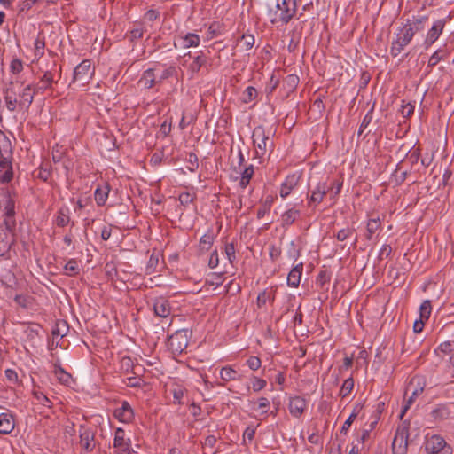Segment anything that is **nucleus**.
Returning <instances> with one entry per match:
<instances>
[{
  "label": "nucleus",
  "instance_id": "61",
  "mask_svg": "<svg viewBox=\"0 0 454 454\" xmlns=\"http://www.w3.org/2000/svg\"><path fill=\"white\" fill-rule=\"evenodd\" d=\"M372 111H370L364 115V117L360 124V127L358 129V136H361L363 134L364 129L372 122Z\"/></svg>",
  "mask_w": 454,
  "mask_h": 454
},
{
  "label": "nucleus",
  "instance_id": "54",
  "mask_svg": "<svg viewBox=\"0 0 454 454\" xmlns=\"http://www.w3.org/2000/svg\"><path fill=\"white\" fill-rule=\"evenodd\" d=\"M4 375H5V378L6 380L13 384V385H19L20 384V380H19V376H18V373L15 370L13 369H6L4 371Z\"/></svg>",
  "mask_w": 454,
  "mask_h": 454
},
{
  "label": "nucleus",
  "instance_id": "45",
  "mask_svg": "<svg viewBox=\"0 0 454 454\" xmlns=\"http://www.w3.org/2000/svg\"><path fill=\"white\" fill-rule=\"evenodd\" d=\"M223 281H224L223 273L213 272V273H210L208 275V277L207 278L206 284L218 287L223 285Z\"/></svg>",
  "mask_w": 454,
  "mask_h": 454
},
{
  "label": "nucleus",
  "instance_id": "23",
  "mask_svg": "<svg viewBox=\"0 0 454 454\" xmlns=\"http://www.w3.org/2000/svg\"><path fill=\"white\" fill-rule=\"evenodd\" d=\"M301 215V211L295 207L286 210L280 216L281 225L287 228L292 225Z\"/></svg>",
  "mask_w": 454,
  "mask_h": 454
},
{
  "label": "nucleus",
  "instance_id": "58",
  "mask_svg": "<svg viewBox=\"0 0 454 454\" xmlns=\"http://www.w3.org/2000/svg\"><path fill=\"white\" fill-rule=\"evenodd\" d=\"M256 96L257 90L254 87L248 86L244 91L243 100L244 102L247 103L254 100L256 98Z\"/></svg>",
  "mask_w": 454,
  "mask_h": 454
},
{
  "label": "nucleus",
  "instance_id": "4",
  "mask_svg": "<svg viewBox=\"0 0 454 454\" xmlns=\"http://www.w3.org/2000/svg\"><path fill=\"white\" fill-rule=\"evenodd\" d=\"M424 447L427 454H453V448L440 434L426 437Z\"/></svg>",
  "mask_w": 454,
  "mask_h": 454
},
{
  "label": "nucleus",
  "instance_id": "51",
  "mask_svg": "<svg viewBox=\"0 0 454 454\" xmlns=\"http://www.w3.org/2000/svg\"><path fill=\"white\" fill-rule=\"evenodd\" d=\"M355 233V229L350 227H346L340 230L336 234V239L339 241H345L348 239L351 238Z\"/></svg>",
  "mask_w": 454,
  "mask_h": 454
},
{
  "label": "nucleus",
  "instance_id": "14",
  "mask_svg": "<svg viewBox=\"0 0 454 454\" xmlns=\"http://www.w3.org/2000/svg\"><path fill=\"white\" fill-rule=\"evenodd\" d=\"M6 108L11 113L15 112L19 106V98L14 89V82H10L3 90Z\"/></svg>",
  "mask_w": 454,
  "mask_h": 454
},
{
  "label": "nucleus",
  "instance_id": "25",
  "mask_svg": "<svg viewBox=\"0 0 454 454\" xmlns=\"http://www.w3.org/2000/svg\"><path fill=\"white\" fill-rule=\"evenodd\" d=\"M110 192L108 184L104 183L98 185L94 192V199L98 206L102 207L106 204Z\"/></svg>",
  "mask_w": 454,
  "mask_h": 454
},
{
  "label": "nucleus",
  "instance_id": "39",
  "mask_svg": "<svg viewBox=\"0 0 454 454\" xmlns=\"http://www.w3.org/2000/svg\"><path fill=\"white\" fill-rule=\"evenodd\" d=\"M300 79L296 74H288L283 81V86L287 93L293 92L298 86Z\"/></svg>",
  "mask_w": 454,
  "mask_h": 454
},
{
  "label": "nucleus",
  "instance_id": "7",
  "mask_svg": "<svg viewBox=\"0 0 454 454\" xmlns=\"http://www.w3.org/2000/svg\"><path fill=\"white\" fill-rule=\"evenodd\" d=\"M188 330L182 329L173 333L168 340V348L174 354H181L188 346Z\"/></svg>",
  "mask_w": 454,
  "mask_h": 454
},
{
  "label": "nucleus",
  "instance_id": "59",
  "mask_svg": "<svg viewBox=\"0 0 454 454\" xmlns=\"http://www.w3.org/2000/svg\"><path fill=\"white\" fill-rule=\"evenodd\" d=\"M240 40L246 51L251 50L254 44L255 39L253 35H243Z\"/></svg>",
  "mask_w": 454,
  "mask_h": 454
},
{
  "label": "nucleus",
  "instance_id": "28",
  "mask_svg": "<svg viewBox=\"0 0 454 454\" xmlns=\"http://www.w3.org/2000/svg\"><path fill=\"white\" fill-rule=\"evenodd\" d=\"M249 405L251 410L260 411L261 414H267L270 406V400L267 397H259L257 400L250 401Z\"/></svg>",
  "mask_w": 454,
  "mask_h": 454
},
{
  "label": "nucleus",
  "instance_id": "8",
  "mask_svg": "<svg viewBox=\"0 0 454 454\" xmlns=\"http://www.w3.org/2000/svg\"><path fill=\"white\" fill-rule=\"evenodd\" d=\"M446 23V18L438 19L433 22L432 26L427 30L423 41V46L426 50L431 47L439 39L440 35L444 30Z\"/></svg>",
  "mask_w": 454,
  "mask_h": 454
},
{
  "label": "nucleus",
  "instance_id": "33",
  "mask_svg": "<svg viewBox=\"0 0 454 454\" xmlns=\"http://www.w3.org/2000/svg\"><path fill=\"white\" fill-rule=\"evenodd\" d=\"M273 203L274 197L272 195L266 196L264 200L262 202L261 207L257 210V218L262 219L265 215L269 214Z\"/></svg>",
  "mask_w": 454,
  "mask_h": 454
},
{
  "label": "nucleus",
  "instance_id": "35",
  "mask_svg": "<svg viewBox=\"0 0 454 454\" xmlns=\"http://www.w3.org/2000/svg\"><path fill=\"white\" fill-rule=\"evenodd\" d=\"M220 378L224 381L239 380L240 379L238 372L231 366H224L220 371Z\"/></svg>",
  "mask_w": 454,
  "mask_h": 454
},
{
  "label": "nucleus",
  "instance_id": "10",
  "mask_svg": "<svg viewBox=\"0 0 454 454\" xmlns=\"http://www.w3.org/2000/svg\"><path fill=\"white\" fill-rule=\"evenodd\" d=\"M430 416L436 422H442L454 417V403L437 404L430 412Z\"/></svg>",
  "mask_w": 454,
  "mask_h": 454
},
{
  "label": "nucleus",
  "instance_id": "11",
  "mask_svg": "<svg viewBox=\"0 0 454 454\" xmlns=\"http://www.w3.org/2000/svg\"><path fill=\"white\" fill-rule=\"evenodd\" d=\"M200 43V37L196 33H186L178 35L174 41L176 49H188L198 47Z\"/></svg>",
  "mask_w": 454,
  "mask_h": 454
},
{
  "label": "nucleus",
  "instance_id": "9",
  "mask_svg": "<svg viewBox=\"0 0 454 454\" xmlns=\"http://www.w3.org/2000/svg\"><path fill=\"white\" fill-rule=\"evenodd\" d=\"M333 185L334 184H328L326 181L318 182L317 185L311 189V194L308 201L309 207H316L320 204L327 192L333 188Z\"/></svg>",
  "mask_w": 454,
  "mask_h": 454
},
{
  "label": "nucleus",
  "instance_id": "62",
  "mask_svg": "<svg viewBox=\"0 0 454 454\" xmlns=\"http://www.w3.org/2000/svg\"><path fill=\"white\" fill-rule=\"evenodd\" d=\"M440 52L441 51L437 50L431 55L427 63V68H432L435 67L442 60V56L440 55ZM430 71L431 69L428 70V73Z\"/></svg>",
  "mask_w": 454,
  "mask_h": 454
},
{
  "label": "nucleus",
  "instance_id": "36",
  "mask_svg": "<svg viewBox=\"0 0 454 454\" xmlns=\"http://www.w3.org/2000/svg\"><path fill=\"white\" fill-rule=\"evenodd\" d=\"M68 330H69V326L66 321H64V320L57 321L51 330V334L54 338H58V337L63 338L64 336L67 335Z\"/></svg>",
  "mask_w": 454,
  "mask_h": 454
},
{
  "label": "nucleus",
  "instance_id": "57",
  "mask_svg": "<svg viewBox=\"0 0 454 454\" xmlns=\"http://www.w3.org/2000/svg\"><path fill=\"white\" fill-rule=\"evenodd\" d=\"M246 364L252 371H257L262 365V361L258 356H249L246 361Z\"/></svg>",
  "mask_w": 454,
  "mask_h": 454
},
{
  "label": "nucleus",
  "instance_id": "38",
  "mask_svg": "<svg viewBox=\"0 0 454 454\" xmlns=\"http://www.w3.org/2000/svg\"><path fill=\"white\" fill-rule=\"evenodd\" d=\"M70 222L69 209L67 207H61L59 209L56 216L55 223L59 227H65Z\"/></svg>",
  "mask_w": 454,
  "mask_h": 454
},
{
  "label": "nucleus",
  "instance_id": "64",
  "mask_svg": "<svg viewBox=\"0 0 454 454\" xmlns=\"http://www.w3.org/2000/svg\"><path fill=\"white\" fill-rule=\"evenodd\" d=\"M144 32H145V29L141 26H137V27H133L130 30L131 41H135V40H138V39L142 38Z\"/></svg>",
  "mask_w": 454,
  "mask_h": 454
},
{
  "label": "nucleus",
  "instance_id": "41",
  "mask_svg": "<svg viewBox=\"0 0 454 454\" xmlns=\"http://www.w3.org/2000/svg\"><path fill=\"white\" fill-rule=\"evenodd\" d=\"M54 374L57 377L58 380L64 385H68L72 380L71 375L65 372L63 368L59 365L54 366Z\"/></svg>",
  "mask_w": 454,
  "mask_h": 454
},
{
  "label": "nucleus",
  "instance_id": "15",
  "mask_svg": "<svg viewBox=\"0 0 454 454\" xmlns=\"http://www.w3.org/2000/svg\"><path fill=\"white\" fill-rule=\"evenodd\" d=\"M301 176L297 173L288 175L280 185L279 195L286 199L298 186Z\"/></svg>",
  "mask_w": 454,
  "mask_h": 454
},
{
  "label": "nucleus",
  "instance_id": "21",
  "mask_svg": "<svg viewBox=\"0 0 454 454\" xmlns=\"http://www.w3.org/2000/svg\"><path fill=\"white\" fill-rule=\"evenodd\" d=\"M114 448H126L132 445L131 439L126 436L125 430L122 427H117L114 434Z\"/></svg>",
  "mask_w": 454,
  "mask_h": 454
},
{
  "label": "nucleus",
  "instance_id": "40",
  "mask_svg": "<svg viewBox=\"0 0 454 454\" xmlns=\"http://www.w3.org/2000/svg\"><path fill=\"white\" fill-rule=\"evenodd\" d=\"M121 369L125 372H133L138 374L137 368L134 364L133 359L129 356H123L121 360Z\"/></svg>",
  "mask_w": 454,
  "mask_h": 454
},
{
  "label": "nucleus",
  "instance_id": "47",
  "mask_svg": "<svg viewBox=\"0 0 454 454\" xmlns=\"http://www.w3.org/2000/svg\"><path fill=\"white\" fill-rule=\"evenodd\" d=\"M159 264V254L153 253L147 262L145 267V273L150 275L156 272L157 266Z\"/></svg>",
  "mask_w": 454,
  "mask_h": 454
},
{
  "label": "nucleus",
  "instance_id": "29",
  "mask_svg": "<svg viewBox=\"0 0 454 454\" xmlns=\"http://www.w3.org/2000/svg\"><path fill=\"white\" fill-rule=\"evenodd\" d=\"M215 239V235L214 234V231L212 229H208L207 232L201 236L200 239V250L201 252L208 251L212 245L214 244Z\"/></svg>",
  "mask_w": 454,
  "mask_h": 454
},
{
  "label": "nucleus",
  "instance_id": "46",
  "mask_svg": "<svg viewBox=\"0 0 454 454\" xmlns=\"http://www.w3.org/2000/svg\"><path fill=\"white\" fill-rule=\"evenodd\" d=\"M415 381H416L415 379H412L410 381V383H409V385H408V387L406 388L405 394L407 395L411 391V395L416 398L418 395H419L420 394L423 393V391H424V385H420L419 380H418L417 386L415 387L414 386Z\"/></svg>",
  "mask_w": 454,
  "mask_h": 454
},
{
  "label": "nucleus",
  "instance_id": "32",
  "mask_svg": "<svg viewBox=\"0 0 454 454\" xmlns=\"http://www.w3.org/2000/svg\"><path fill=\"white\" fill-rule=\"evenodd\" d=\"M362 408H363V406L360 403H357L355 405L351 414L348 416V418L346 419V421L343 423V425L340 428L341 434H346L348 433L349 427H351L352 423L354 422V420L356 419V418L361 411Z\"/></svg>",
  "mask_w": 454,
  "mask_h": 454
},
{
  "label": "nucleus",
  "instance_id": "24",
  "mask_svg": "<svg viewBox=\"0 0 454 454\" xmlns=\"http://www.w3.org/2000/svg\"><path fill=\"white\" fill-rule=\"evenodd\" d=\"M303 270V263L300 262L295 265L288 273L287 285L291 287H297L301 282Z\"/></svg>",
  "mask_w": 454,
  "mask_h": 454
},
{
  "label": "nucleus",
  "instance_id": "17",
  "mask_svg": "<svg viewBox=\"0 0 454 454\" xmlns=\"http://www.w3.org/2000/svg\"><path fill=\"white\" fill-rule=\"evenodd\" d=\"M39 94L35 91V84H27L19 93V106L20 108H28L34 101L35 95Z\"/></svg>",
  "mask_w": 454,
  "mask_h": 454
},
{
  "label": "nucleus",
  "instance_id": "5",
  "mask_svg": "<svg viewBox=\"0 0 454 454\" xmlns=\"http://www.w3.org/2000/svg\"><path fill=\"white\" fill-rule=\"evenodd\" d=\"M409 427L410 423L406 420L403 421L397 427L392 442L393 454H406L408 450Z\"/></svg>",
  "mask_w": 454,
  "mask_h": 454
},
{
  "label": "nucleus",
  "instance_id": "31",
  "mask_svg": "<svg viewBox=\"0 0 454 454\" xmlns=\"http://www.w3.org/2000/svg\"><path fill=\"white\" fill-rule=\"evenodd\" d=\"M240 175L239 186L241 189H246L254 175V167L252 164L248 165Z\"/></svg>",
  "mask_w": 454,
  "mask_h": 454
},
{
  "label": "nucleus",
  "instance_id": "2",
  "mask_svg": "<svg viewBox=\"0 0 454 454\" xmlns=\"http://www.w3.org/2000/svg\"><path fill=\"white\" fill-rule=\"evenodd\" d=\"M268 8V16L271 24L286 25L297 12L296 0H280L278 5L272 4Z\"/></svg>",
  "mask_w": 454,
  "mask_h": 454
},
{
  "label": "nucleus",
  "instance_id": "27",
  "mask_svg": "<svg viewBox=\"0 0 454 454\" xmlns=\"http://www.w3.org/2000/svg\"><path fill=\"white\" fill-rule=\"evenodd\" d=\"M139 83L145 89L153 88L156 83H158L156 75L154 74V68H148L144 71Z\"/></svg>",
  "mask_w": 454,
  "mask_h": 454
},
{
  "label": "nucleus",
  "instance_id": "18",
  "mask_svg": "<svg viewBox=\"0 0 454 454\" xmlns=\"http://www.w3.org/2000/svg\"><path fill=\"white\" fill-rule=\"evenodd\" d=\"M15 416L11 411L0 414V434H10L15 428Z\"/></svg>",
  "mask_w": 454,
  "mask_h": 454
},
{
  "label": "nucleus",
  "instance_id": "3",
  "mask_svg": "<svg viewBox=\"0 0 454 454\" xmlns=\"http://www.w3.org/2000/svg\"><path fill=\"white\" fill-rule=\"evenodd\" d=\"M271 131L266 130L263 126H256L252 133V140L254 146V153L257 158L270 155L274 149V142L270 137Z\"/></svg>",
  "mask_w": 454,
  "mask_h": 454
},
{
  "label": "nucleus",
  "instance_id": "49",
  "mask_svg": "<svg viewBox=\"0 0 454 454\" xmlns=\"http://www.w3.org/2000/svg\"><path fill=\"white\" fill-rule=\"evenodd\" d=\"M23 62L20 59H13L10 64V72L13 75H19L23 71Z\"/></svg>",
  "mask_w": 454,
  "mask_h": 454
},
{
  "label": "nucleus",
  "instance_id": "48",
  "mask_svg": "<svg viewBox=\"0 0 454 454\" xmlns=\"http://www.w3.org/2000/svg\"><path fill=\"white\" fill-rule=\"evenodd\" d=\"M176 73H177L176 68V67H174V66H170V67H168L165 68V69L161 72V74L159 75V77H158V79H157L158 83H160V82H162L163 81H165V80H167V79H168V78H170V77H173V76L176 75Z\"/></svg>",
  "mask_w": 454,
  "mask_h": 454
},
{
  "label": "nucleus",
  "instance_id": "53",
  "mask_svg": "<svg viewBox=\"0 0 454 454\" xmlns=\"http://www.w3.org/2000/svg\"><path fill=\"white\" fill-rule=\"evenodd\" d=\"M273 297L271 296V294L268 292L267 290H263L257 296V306L258 308H262L266 305L267 301L272 300Z\"/></svg>",
  "mask_w": 454,
  "mask_h": 454
},
{
  "label": "nucleus",
  "instance_id": "26",
  "mask_svg": "<svg viewBox=\"0 0 454 454\" xmlns=\"http://www.w3.org/2000/svg\"><path fill=\"white\" fill-rule=\"evenodd\" d=\"M207 57L202 51H199L198 55L193 57L192 62L188 67V71L193 76L207 64Z\"/></svg>",
  "mask_w": 454,
  "mask_h": 454
},
{
  "label": "nucleus",
  "instance_id": "63",
  "mask_svg": "<svg viewBox=\"0 0 454 454\" xmlns=\"http://www.w3.org/2000/svg\"><path fill=\"white\" fill-rule=\"evenodd\" d=\"M171 393L173 395L175 403H177L179 404L182 403V400H183L184 394V387L181 386H178V387H175L174 389H172Z\"/></svg>",
  "mask_w": 454,
  "mask_h": 454
},
{
  "label": "nucleus",
  "instance_id": "55",
  "mask_svg": "<svg viewBox=\"0 0 454 454\" xmlns=\"http://www.w3.org/2000/svg\"><path fill=\"white\" fill-rule=\"evenodd\" d=\"M124 383L130 387H141L144 385L143 380L137 376L128 377Z\"/></svg>",
  "mask_w": 454,
  "mask_h": 454
},
{
  "label": "nucleus",
  "instance_id": "43",
  "mask_svg": "<svg viewBox=\"0 0 454 454\" xmlns=\"http://www.w3.org/2000/svg\"><path fill=\"white\" fill-rule=\"evenodd\" d=\"M354 388V380H353V377L350 376L348 377V379H346L344 380V382L342 383V386L340 389V396H341L342 398H345L347 397L353 390Z\"/></svg>",
  "mask_w": 454,
  "mask_h": 454
},
{
  "label": "nucleus",
  "instance_id": "22",
  "mask_svg": "<svg viewBox=\"0 0 454 454\" xmlns=\"http://www.w3.org/2000/svg\"><path fill=\"white\" fill-rule=\"evenodd\" d=\"M0 206L3 207L4 215L7 219L13 218L15 215V201L9 192L4 195L3 200L0 201Z\"/></svg>",
  "mask_w": 454,
  "mask_h": 454
},
{
  "label": "nucleus",
  "instance_id": "56",
  "mask_svg": "<svg viewBox=\"0 0 454 454\" xmlns=\"http://www.w3.org/2000/svg\"><path fill=\"white\" fill-rule=\"evenodd\" d=\"M225 255L228 261L231 264H233V262L236 260V254H235V247L233 243H228L225 245Z\"/></svg>",
  "mask_w": 454,
  "mask_h": 454
},
{
  "label": "nucleus",
  "instance_id": "13",
  "mask_svg": "<svg viewBox=\"0 0 454 454\" xmlns=\"http://www.w3.org/2000/svg\"><path fill=\"white\" fill-rule=\"evenodd\" d=\"M307 400L300 395L289 397L288 410L290 414L294 418H300L307 409Z\"/></svg>",
  "mask_w": 454,
  "mask_h": 454
},
{
  "label": "nucleus",
  "instance_id": "60",
  "mask_svg": "<svg viewBox=\"0 0 454 454\" xmlns=\"http://www.w3.org/2000/svg\"><path fill=\"white\" fill-rule=\"evenodd\" d=\"M267 385V382L265 380L254 377L252 379V388L254 392H259L262 390Z\"/></svg>",
  "mask_w": 454,
  "mask_h": 454
},
{
  "label": "nucleus",
  "instance_id": "1",
  "mask_svg": "<svg viewBox=\"0 0 454 454\" xmlns=\"http://www.w3.org/2000/svg\"><path fill=\"white\" fill-rule=\"evenodd\" d=\"M428 17L426 15L412 16L411 19H407L402 26L398 27L391 43V55L397 57L410 44L414 35L425 29Z\"/></svg>",
  "mask_w": 454,
  "mask_h": 454
},
{
  "label": "nucleus",
  "instance_id": "20",
  "mask_svg": "<svg viewBox=\"0 0 454 454\" xmlns=\"http://www.w3.org/2000/svg\"><path fill=\"white\" fill-rule=\"evenodd\" d=\"M154 314L160 317H168L171 312L169 301L163 298H156L153 301Z\"/></svg>",
  "mask_w": 454,
  "mask_h": 454
},
{
  "label": "nucleus",
  "instance_id": "12",
  "mask_svg": "<svg viewBox=\"0 0 454 454\" xmlns=\"http://www.w3.org/2000/svg\"><path fill=\"white\" fill-rule=\"evenodd\" d=\"M114 416L120 422L129 424L135 419V412L128 401H121V406L114 411Z\"/></svg>",
  "mask_w": 454,
  "mask_h": 454
},
{
  "label": "nucleus",
  "instance_id": "37",
  "mask_svg": "<svg viewBox=\"0 0 454 454\" xmlns=\"http://www.w3.org/2000/svg\"><path fill=\"white\" fill-rule=\"evenodd\" d=\"M381 227V223L379 217L369 219L366 225V239H372L374 233H376Z\"/></svg>",
  "mask_w": 454,
  "mask_h": 454
},
{
  "label": "nucleus",
  "instance_id": "42",
  "mask_svg": "<svg viewBox=\"0 0 454 454\" xmlns=\"http://www.w3.org/2000/svg\"><path fill=\"white\" fill-rule=\"evenodd\" d=\"M64 270L68 276H76L81 270L79 262L75 259L67 261L64 266Z\"/></svg>",
  "mask_w": 454,
  "mask_h": 454
},
{
  "label": "nucleus",
  "instance_id": "34",
  "mask_svg": "<svg viewBox=\"0 0 454 454\" xmlns=\"http://www.w3.org/2000/svg\"><path fill=\"white\" fill-rule=\"evenodd\" d=\"M44 48H45L44 36L43 35L39 34L37 35L36 39L35 40V43H34L35 59L38 60L43 56Z\"/></svg>",
  "mask_w": 454,
  "mask_h": 454
},
{
  "label": "nucleus",
  "instance_id": "19",
  "mask_svg": "<svg viewBox=\"0 0 454 454\" xmlns=\"http://www.w3.org/2000/svg\"><path fill=\"white\" fill-rule=\"evenodd\" d=\"M54 81V74L51 70H47L40 77L39 82L35 84V91L43 94L47 90L51 89Z\"/></svg>",
  "mask_w": 454,
  "mask_h": 454
},
{
  "label": "nucleus",
  "instance_id": "52",
  "mask_svg": "<svg viewBox=\"0 0 454 454\" xmlns=\"http://www.w3.org/2000/svg\"><path fill=\"white\" fill-rule=\"evenodd\" d=\"M33 395L40 404L48 408L51 407V401L43 392L35 390L33 392Z\"/></svg>",
  "mask_w": 454,
  "mask_h": 454
},
{
  "label": "nucleus",
  "instance_id": "44",
  "mask_svg": "<svg viewBox=\"0 0 454 454\" xmlns=\"http://www.w3.org/2000/svg\"><path fill=\"white\" fill-rule=\"evenodd\" d=\"M401 164H402V161H400L396 165V168L395 169L394 173L392 174V180L395 182V184L396 185L402 184L405 181V179L407 177V175H408V171L407 170L400 172V166H401Z\"/></svg>",
  "mask_w": 454,
  "mask_h": 454
},
{
  "label": "nucleus",
  "instance_id": "30",
  "mask_svg": "<svg viewBox=\"0 0 454 454\" xmlns=\"http://www.w3.org/2000/svg\"><path fill=\"white\" fill-rule=\"evenodd\" d=\"M0 153L2 156V160H0V168L7 169L12 168L11 162L8 159V156L11 153L10 143L8 140H5L4 143L0 145Z\"/></svg>",
  "mask_w": 454,
  "mask_h": 454
},
{
  "label": "nucleus",
  "instance_id": "16",
  "mask_svg": "<svg viewBox=\"0 0 454 454\" xmlns=\"http://www.w3.org/2000/svg\"><path fill=\"white\" fill-rule=\"evenodd\" d=\"M80 444L82 448L87 452H91L95 448V434L94 432L84 427L81 426L79 429Z\"/></svg>",
  "mask_w": 454,
  "mask_h": 454
},
{
  "label": "nucleus",
  "instance_id": "50",
  "mask_svg": "<svg viewBox=\"0 0 454 454\" xmlns=\"http://www.w3.org/2000/svg\"><path fill=\"white\" fill-rule=\"evenodd\" d=\"M431 303L429 301H424L419 307L420 318L427 320L431 315Z\"/></svg>",
  "mask_w": 454,
  "mask_h": 454
},
{
  "label": "nucleus",
  "instance_id": "6",
  "mask_svg": "<svg viewBox=\"0 0 454 454\" xmlns=\"http://www.w3.org/2000/svg\"><path fill=\"white\" fill-rule=\"evenodd\" d=\"M95 74V67L91 60H82L74 70L73 82H79L81 86L87 85Z\"/></svg>",
  "mask_w": 454,
  "mask_h": 454
}]
</instances>
